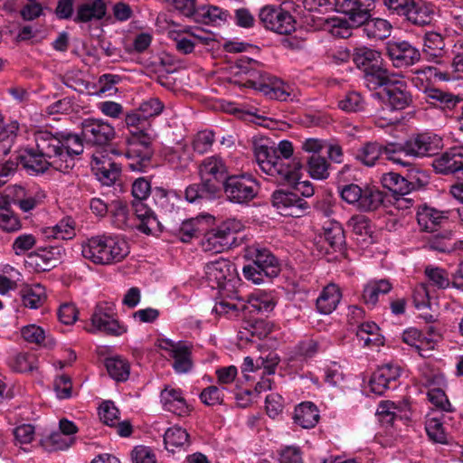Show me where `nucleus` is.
Returning a JSON list of instances; mask_svg holds the SVG:
<instances>
[{"mask_svg":"<svg viewBox=\"0 0 463 463\" xmlns=\"http://www.w3.org/2000/svg\"><path fill=\"white\" fill-rule=\"evenodd\" d=\"M82 139L71 133H52L39 128L33 132L34 147L26 148L19 156L24 168L44 173L50 167L67 172L74 165V156L83 151V140L92 146H103L115 137V129L102 119L87 118L81 123Z\"/></svg>","mask_w":463,"mask_h":463,"instance_id":"obj_1","label":"nucleus"},{"mask_svg":"<svg viewBox=\"0 0 463 463\" xmlns=\"http://www.w3.org/2000/svg\"><path fill=\"white\" fill-rule=\"evenodd\" d=\"M129 253L128 243L117 237L107 234L92 236L81 243L83 258L94 264L109 265L119 262Z\"/></svg>","mask_w":463,"mask_h":463,"instance_id":"obj_2","label":"nucleus"},{"mask_svg":"<svg viewBox=\"0 0 463 463\" xmlns=\"http://www.w3.org/2000/svg\"><path fill=\"white\" fill-rule=\"evenodd\" d=\"M244 258L250 263L243 267V276L254 284H261L265 278H274L279 272L275 256L268 249L260 245L248 246L245 249Z\"/></svg>","mask_w":463,"mask_h":463,"instance_id":"obj_3","label":"nucleus"},{"mask_svg":"<svg viewBox=\"0 0 463 463\" xmlns=\"http://www.w3.org/2000/svg\"><path fill=\"white\" fill-rule=\"evenodd\" d=\"M203 278L209 287L217 288L220 292H233L240 281L234 264L223 258L206 263Z\"/></svg>","mask_w":463,"mask_h":463,"instance_id":"obj_4","label":"nucleus"},{"mask_svg":"<svg viewBox=\"0 0 463 463\" xmlns=\"http://www.w3.org/2000/svg\"><path fill=\"white\" fill-rule=\"evenodd\" d=\"M254 155L260 169L269 176L279 179H288L292 181L296 178L295 172H289L288 163L277 155L275 148L267 144L254 145Z\"/></svg>","mask_w":463,"mask_h":463,"instance_id":"obj_5","label":"nucleus"},{"mask_svg":"<svg viewBox=\"0 0 463 463\" xmlns=\"http://www.w3.org/2000/svg\"><path fill=\"white\" fill-rule=\"evenodd\" d=\"M339 193L345 202L354 205L362 212L374 211L383 203V193L374 187H361L358 184H350L342 186Z\"/></svg>","mask_w":463,"mask_h":463,"instance_id":"obj_6","label":"nucleus"},{"mask_svg":"<svg viewBox=\"0 0 463 463\" xmlns=\"http://www.w3.org/2000/svg\"><path fill=\"white\" fill-rule=\"evenodd\" d=\"M242 223L236 219H229L209 231L203 241L205 251L222 252L235 241V234L242 229Z\"/></svg>","mask_w":463,"mask_h":463,"instance_id":"obj_7","label":"nucleus"},{"mask_svg":"<svg viewBox=\"0 0 463 463\" xmlns=\"http://www.w3.org/2000/svg\"><path fill=\"white\" fill-rule=\"evenodd\" d=\"M151 142L152 138L143 132L132 136L125 154L129 169L142 172L150 165L153 155Z\"/></svg>","mask_w":463,"mask_h":463,"instance_id":"obj_8","label":"nucleus"},{"mask_svg":"<svg viewBox=\"0 0 463 463\" xmlns=\"http://www.w3.org/2000/svg\"><path fill=\"white\" fill-rule=\"evenodd\" d=\"M260 24L267 30L279 34H288L295 30V20L282 8L271 5L261 7L258 14Z\"/></svg>","mask_w":463,"mask_h":463,"instance_id":"obj_9","label":"nucleus"},{"mask_svg":"<svg viewBox=\"0 0 463 463\" xmlns=\"http://www.w3.org/2000/svg\"><path fill=\"white\" fill-rule=\"evenodd\" d=\"M223 188L228 200L235 203H246L251 201L257 196L259 191L257 182L245 175L226 178Z\"/></svg>","mask_w":463,"mask_h":463,"instance_id":"obj_10","label":"nucleus"},{"mask_svg":"<svg viewBox=\"0 0 463 463\" xmlns=\"http://www.w3.org/2000/svg\"><path fill=\"white\" fill-rule=\"evenodd\" d=\"M199 174L206 191L210 194H216L226 177L227 168L220 156H213L206 157L201 163Z\"/></svg>","mask_w":463,"mask_h":463,"instance_id":"obj_11","label":"nucleus"},{"mask_svg":"<svg viewBox=\"0 0 463 463\" xmlns=\"http://www.w3.org/2000/svg\"><path fill=\"white\" fill-rule=\"evenodd\" d=\"M248 83L270 99L287 101L296 98L293 87L276 77L260 74L258 80H250Z\"/></svg>","mask_w":463,"mask_h":463,"instance_id":"obj_12","label":"nucleus"},{"mask_svg":"<svg viewBox=\"0 0 463 463\" xmlns=\"http://www.w3.org/2000/svg\"><path fill=\"white\" fill-rule=\"evenodd\" d=\"M158 347L167 352L174 360L173 367L178 373H188L193 367L192 345L185 342H174L170 339L158 341Z\"/></svg>","mask_w":463,"mask_h":463,"instance_id":"obj_13","label":"nucleus"},{"mask_svg":"<svg viewBox=\"0 0 463 463\" xmlns=\"http://www.w3.org/2000/svg\"><path fill=\"white\" fill-rule=\"evenodd\" d=\"M375 0H334L335 12L348 17L354 26H360L371 17Z\"/></svg>","mask_w":463,"mask_h":463,"instance_id":"obj_14","label":"nucleus"},{"mask_svg":"<svg viewBox=\"0 0 463 463\" xmlns=\"http://www.w3.org/2000/svg\"><path fill=\"white\" fill-rule=\"evenodd\" d=\"M386 52L396 68L410 67L420 61V51L407 41H392L386 45Z\"/></svg>","mask_w":463,"mask_h":463,"instance_id":"obj_15","label":"nucleus"},{"mask_svg":"<svg viewBox=\"0 0 463 463\" xmlns=\"http://www.w3.org/2000/svg\"><path fill=\"white\" fill-rule=\"evenodd\" d=\"M90 320V332L99 331L110 335H120L126 332V328L114 317L112 308L107 305H98Z\"/></svg>","mask_w":463,"mask_h":463,"instance_id":"obj_16","label":"nucleus"},{"mask_svg":"<svg viewBox=\"0 0 463 463\" xmlns=\"http://www.w3.org/2000/svg\"><path fill=\"white\" fill-rule=\"evenodd\" d=\"M273 205L282 215L298 218L308 209L307 203L297 194L285 191H276L272 194Z\"/></svg>","mask_w":463,"mask_h":463,"instance_id":"obj_17","label":"nucleus"},{"mask_svg":"<svg viewBox=\"0 0 463 463\" xmlns=\"http://www.w3.org/2000/svg\"><path fill=\"white\" fill-rule=\"evenodd\" d=\"M440 139L429 134H420L410 137L403 143V153L410 156H426L437 153Z\"/></svg>","mask_w":463,"mask_h":463,"instance_id":"obj_18","label":"nucleus"},{"mask_svg":"<svg viewBox=\"0 0 463 463\" xmlns=\"http://www.w3.org/2000/svg\"><path fill=\"white\" fill-rule=\"evenodd\" d=\"M91 168L98 180L107 186L113 184L120 174L119 165L101 152L92 155Z\"/></svg>","mask_w":463,"mask_h":463,"instance_id":"obj_19","label":"nucleus"},{"mask_svg":"<svg viewBox=\"0 0 463 463\" xmlns=\"http://www.w3.org/2000/svg\"><path fill=\"white\" fill-rule=\"evenodd\" d=\"M160 402L165 411L177 416L184 417L190 412V406L180 389L165 386L160 392Z\"/></svg>","mask_w":463,"mask_h":463,"instance_id":"obj_20","label":"nucleus"},{"mask_svg":"<svg viewBox=\"0 0 463 463\" xmlns=\"http://www.w3.org/2000/svg\"><path fill=\"white\" fill-rule=\"evenodd\" d=\"M400 376V368L392 364H384L379 367L372 375L369 381V387L372 392L382 395L390 388V384Z\"/></svg>","mask_w":463,"mask_h":463,"instance_id":"obj_21","label":"nucleus"},{"mask_svg":"<svg viewBox=\"0 0 463 463\" xmlns=\"http://www.w3.org/2000/svg\"><path fill=\"white\" fill-rule=\"evenodd\" d=\"M433 166L441 174L463 172V146H454L436 158Z\"/></svg>","mask_w":463,"mask_h":463,"instance_id":"obj_22","label":"nucleus"},{"mask_svg":"<svg viewBox=\"0 0 463 463\" xmlns=\"http://www.w3.org/2000/svg\"><path fill=\"white\" fill-rule=\"evenodd\" d=\"M435 14V7L432 5L412 0L403 17L414 25L425 26L433 21Z\"/></svg>","mask_w":463,"mask_h":463,"instance_id":"obj_23","label":"nucleus"},{"mask_svg":"<svg viewBox=\"0 0 463 463\" xmlns=\"http://www.w3.org/2000/svg\"><path fill=\"white\" fill-rule=\"evenodd\" d=\"M388 96V104L393 110H402L412 103V96L407 84L402 80H394L385 88Z\"/></svg>","mask_w":463,"mask_h":463,"instance_id":"obj_24","label":"nucleus"},{"mask_svg":"<svg viewBox=\"0 0 463 463\" xmlns=\"http://www.w3.org/2000/svg\"><path fill=\"white\" fill-rule=\"evenodd\" d=\"M222 299L216 303L213 310L219 315H227L229 317H237L242 311H245L246 301L238 296L236 288L233 292L221 291Z\"/></svg>","mask_w":463,"mask_h":463,"instance_id":"obj_25","label":"nucleus"},{"mask_svg":"<svg viewBox=\"0 0 463 463\" xmlns=\"http://www.w3.org/2000/svg\"><path fill=\"white\" fill-rule=\"evenodd\" d=\"M417 221L421 231L434 232L448 222L443 212L422 206L417 212Z\"/></svg>","mask_w":463,"mask_h":463,"instance_id":"obj_26","label":"nucleus"},{"mask_svg":"<svg viewBox=\"0 0 463 463\" xmlns=\"http://www.w3.org/2000/svg\"><path fill=\"white\" fill-rule=\"evenodd\" d=\"M133 208L135 214L139 221L137 228L145 234H154L159 231V222L154 213L147 208L143 201H134Z\"/></svg>","mask_w":463,"mask_h":463,"instance_id":"obj_27","label":"nucleus"},{"mask_svg":"<svg viewBox=\"0 0 463 463\" xmlns=\"http://www.w3.org/2000/svg\"><path fill=\"white\" fill-rule=\"evenodd\" d=\"M294 422L303 429L314 428L319 420V411L311 402L298 404L294 411Z\"/></svg>","mask_w":463,"mask_h":463,"instance_id":"obj_28","label":"nucleus"},{"mask_svg":"<svg viewBox=\"0 0 463 463\" xmlns=\"http://www.w3.org/2000/svg\"><path fill=\"white\" fill-rule=\"evenodd\" d=\"M106 11L107 7L103 0H91L78 6L74 20L79 23L100 20L105 16Z\"/></svg>","mask_w":463,"mask_h":463,"instance_id":"obj_29","label":"nucleus"},{"mask_svg":"<svg viewBox=\"0 0 463 463\" xmlns=\"http://www.w3.org/2000/svg\"><path fill=\"white\" fill-rule=\"evenodd\" d=\"M341 299V292L335 284H329L324 288L317 299V307L320 313L330 314L337 307Z\"/></svg>","mask_w":463,"mask_h":463,"instance_id":"obj_30","label":"nucleus"},{"mask_svg":"<svg viewBox=\"0 0 463 463\" xmlns=\"http://www.w3.org/2000/svg\"><path fill=\"white\" fill-rule=\"evenodd\" d=\"M364 72L365 84L371 90H376L383 86L387 88L395 80L392 79L393 75L379 63L373 67L371 66L370 69Z\"/></svg>","mask_w":463,"mask_h":463,"instance_id":"obj_31","label":"nucleus"},{"mask_svg":"<svg viewBox=\"0 0 463 463\" xmlns=\"http://www.w3.org/2000/svg\"><path fill=\"white\" fill-rule=\"evenodd\" d=\"M75 226V221L68 216L52 227L44 228L43 233L48 239L71 240L76 235Z\"/></svg>","mask_w":463,"mask_h":463,"instance_id":"obj_32","label":"nucleus"},{"mask_svg":"<svg viewBox=\"0 0 463 463\" xmlns=\"http://www.w3.org/2000/svg\"><path fill=\"white\" fill-rule=\"evenodd\" d=\"M360 26L363 27V32L368 38L374 40L389 37L392 28L387 20L382 18H368Z\"/></svg>","mask_w":463,"mask_h":463,"instance_id":"obj_33","label":"nucleus"},{"mask_svg":"<svg viewBox=\"0 0 463 463\" xmlns=\"http://www.w3.org/2000/svg\"><path fill=\"white\" fill-rule=\"evenodd\" d=\"M379 326L373 322L362 323L356 335L364 346L379 347L383 345V337L379 333Z\"/></svg>","mask_w":463,"mask_h":463,"instance_id":"obj_34","label":"nucleus"},{"mask_svg":"<svg viewBox=\"0 0 463 463\" xmlns=\"http://www.w3.org/2000/svg\"><path fill=\"white\" fill-rule=\"evenodd\" d=\"M164 442L165 449L168 451L174 452L175 449L189 446V434L184 429L174 426L165 432Z\"/></svg>","mask_w":463,"mask_h":463,"instance_id":"obj_35","label":"nucleus"},{"mask_svg":"<svg viewBox=\"0 0 463 463\" xmlns=\"http://www.w3.org/2000/svg\"><path fill=\"white\" fill-rule=\"evenodd\" d=\"M21 297L24 307L36 309L45 301V289L39 284L27 286L21 290Z\"/></svg>","mask_w":463,"mask_h":463,"instance_id":"obj_36","label":"nucleus"},{"mask_svg":"<svg viewBox=\"0 0 463 463\" xmlns=\"http://www.w3.org/2000/svg\"><path fill=\"white\" fill-rule=\"evenodd\" d=\"M380 59L381 53L379 52L367 47L356 48L353 53V61L364 71H368L371 66L377 65Z\"/></svg>","mask_w":463,"mask_h":463,"instance_id":"obj_37","label":"nucleus"},{"mask_svg":"<svg viewBox=\"0 0 463 463\" xmlns=\"http://www.w3.org/2000/svg\"><path fill=\"white\" fill-rule=\"evenodd\" d=\"M348 227L352 229L357 241L369 242L372 241L373 230L369 219L364 215H354L348 221Z\"/></svg>","mask_w":463,"mask_h":463,"instance_id":"obj_38","label":"nucleus"},{"mask_svg":"<svg viewBox=\"0 0 463 463\" xmlns=\"http://www.w3.org/2000/svg\"><path fill=\"white\" fill-rule=\"evenodd\" d=\"M383 146L378 142H366L356 153V159L364 165L373 166L383 154Z\"/></svg>","mask_w":463,"mask_h":463,"instance_id":"obj_39","label":"nucleus"},{"mask_svg":"<svg viewBox=\"0 0 463 463\" xmlns=\"http://www.w3.org/2000/svg\"><path fill=\"white\" fill-rule=\"evenodd\" d=\"M392 288L391 283L387 279H380L369 282L364 289L363 298L367 305L374 306L379 296L388 293Z\"/></svg>","mask_w":463,"mask_h":463,"instance_id":"obj_40","label":"nucleus"},{"mask_svg":"<svg viewBox=\"0 0 463 463\" xmlns=\"http://www.w3.org/2000/svg\"><path fill=\"white\" fill-rule=\"evenodd\" d=\"M275 307V301L272 296L259 292L252 295L248 301H246L245 310L249 313L257 311L261 313L270 312Z\"/></svg>","mask_w":463,"mask_h":463,"instance_id":"obj_41","label":"nucleus"},{"mask_svg":"<svg viewBox=\"0 0 463 463\" xmlns=\"http://www.w3.org/2000/svg\"><path fill=\"white\" fill-rule=\"evenodd\" d=\"M300 169L301 165L298 162H294L292 165H288V170L289 172H295L296 178L292 181H289L288 179H279L277 182L279 183H285L289 185H292L294 189L300 193L305 197H310L314 194V187L311 182L306 180V181H300Z\"/></svg>","mask_w":463,"mask_h":463,"instance_id":"obj_42","label":"nucleus"},{"mask_svg":"<svg viewBox=\"0 0 463 463\" xmlns=\"http://www.w3.org/2000/svg\"><path fill=\"white\" fill-rule=\"evenodd\" d=\"M106 367L109 375L118 382H124L129 376L130 365L120 356L108 358Z\"/></svg>","mask_w":463,"mask_h":463,"instance_id":"obj_43","label":"nucleus"},{"mask_svg":"<svg viewBox=\"0 0 463 463\" xmlns=\"http://www.w3.org/2000/svg\"><path fill=\"white\" fill-rule=\"evenodd\" d=\"M324 238L334 251H341L345 244L344 229L338 222H331L325 228Z\"/></svg>","mask_w":463,"mask_h":463,"instance_id":"obj_44","label":"nucleus"},{"mask_svg":"<svg viewBox=\"0 0 463 463\" xmlns=\"http://www.w3.org/2000/svg\"><path fill=\"white\" fill-rule=\"evenodd\" d=\"M425 95L430 104L442 109L454 107L458 102L456 96L439 89H428L425 90Z\"/></svg>","mask_w":463,"mask_h":463,"instance_id":"obj_45","label":"nucleus"},{"mask_svg":"<svg viewBox=\"0 0 463 463\" xmlns=\"http://www.w3.org/2000/svg\"><path fill=\"white\" fill-rule=\"evenodd\" d=\"M329 168L330 164L319 155H313L307 160V171L314 179H326L329 176Z\"/></svg>","mask_w":463,"mask_h":463,"instance_id":"obj_46","label":"nucleus"},{"mask_svg":"<svg viewBox=\"0 0 463 463\" xmlns=\"http://www.w3.org/2000/svg\"><path fill=\"white\" fill-rule=\"evenodd\" d=\"M203 231L204 227L202 218H192L182 222L178 230V236L182 241L188 242L194 237H197L201 234Z\"/></svg>","mask_w":463,"mask_h":463,"instance_id":"obj_47","label":"nucleus"},{"mask_svg":"<svg viewBox=\"0 0 463 463\" xmlns=\"http://www.w3.org/2000/svg\"><path fill=\"white\" fill-rule=\"evenodd\" d=\"M456 243L457 241L453 238L451 232L444 231L429 241V247L439 252H450L455 249Z\"/></svg>","mask_w":463,"mask_h":463,"instance_id":"obj_48","label":"nucleus"},{"mask_svg":"<svg viewBox=\"0 0 463 463\" xmlns=\"http://www.w3.org/2000/svg\"><path fill=\"white\" fill-rule=\"evenodd\" d=\"M120 77L115 74H103L98 81V89L94 94L98 97L112 96L118 91L116 85L119 82Z\"/></svg>","mask_w":463,"mask_h":463,"instance_id":"obj_49","label":"nucleus"},{"mask_svg":"<svg viewBox=\"0 0 463 463\" xmlns=\"http://www.w3.org/2000/svg\"><path fill=\"white\" fill-rule=\"evenodd\" d=\"M425 429L429 438L434 442L441 444L448 442L447 433L439 419L436 417L427 419Z\"/></svg>","mask_w":463,"mask_h":463,"instance_id":"obj_50","label":"nucleus"},{"mask_svg":"<svg viewBox=\"0 0 463 463\" xmlns=\"http://www.w3.org/2000/svg\"><path fill=\"white\" fill-rule=\"evenodd\" d=\"M424 50L430 55L439 56L445 48L444 37L434 31L427 32L424 34Z\"/></svg>","mask_w":463,"mask_h":463,"instance_id":"obj_51","label":"nucleus"},{"mask_svg":"<svg viewBox=\"0 0 463 463\" xmlns=\"http://www.w3.org/2000/svg\"><path fill=\"white\" fill-rule=\"evenodd\" d=\"M382 182L384 187L395 194H403L408 192L407 180L397 173L390 172L384 174L382 177Z\"/></svg>","mask_w":463,"mask_h":463,"instance_id":"obj_52","label":"nucleus"},{"mask_svg":"<svg viewBox=\"0 0 463 463\" xmlns=\"http://www.w3.org/2000/svg\"><path fill=\"white\" fill-rule=\"evenodd\" d=\"M166 159L176 169H184L191 162L189 152L182 146L170 150L166 155Z\"/></svg>","mask_w":463,"mask_h":463,"instance_id":"obj_53","label":"nucleus"},{"mask_svg":"<svg viewBox=\"0 0 463 463\" xmlns=\"http://www.w3.org/2000/svg\"><path fill=\"white\" fill-rule=\"evenodd\" d=\"M439 338V335L437 332H428L427 336L420 335L416 347L419 354L421 357H430V353L435 349Z\"/></svg>","mask_w":463,"mask_h":463,"instance_id":"obj_54","label":"nucleus"},{"mask_svg":"<svg viewBox=\"0 0 463 463\" xmlns=\"http://www.w3.org/2000/svg\"><path fill=\"white\" fill-rule=\"evenodd\" d=\"M214 141V134L211 130H203L200 131L196 134L193 140V146L194 149L200 153L203 154L207 152L211 146H213V143Z\"/></svg>","mask_w":463,"mask_h":463,"instance_id":"obj_55","label":"nucleus"},{"mask_svg":"<svg viewBox=\"0 0 463 463\" xmlns=\"http://www.w3.org/2000/svg\"><path fill=\"white\" fill-rule=\"evenodd\" d=\"M21 334L23 338L29 343L45 345V332L39 326L34 324L25 326L21 329Z\"/></svg>","mask_w":463,"mask_h":463,"instance_id":"obj_56","label":"nucleus"},{"mask_svg":"<svg viewBox=\"0 0 463 463\" xmlns=\"http://www.w3.org/2000/svg\"><path fill=\"white\" fill-rule=\"evenodd\" d=\"M339 108L347 112H356L364 109V100L357 92H350L339 101Z\"/></svg>","mask_w":463,"mask_h":463,"instance_id":"obj_57","label":"nucleus"},{"mask_svg":"<svg viewBox=\"0 0 463 463\" xmlns=\"http://www.w3.org/2000/svg\"><path fill=\"white\" fill-rule=\"evenodd\" d=\"M430 390L428 391V397L430 402L436 407L445 411H450V403L441 388L431 387L432 383H430Z\"/></svg>","mask_w":463,"mask_h":463,"instance_id":"obj_58","label":"nucleus"},{"mask_svg":"<svg viewBox=\"0 0 463 463\" xmlns=\"http://www.w3.org/2000/svg\"><path fill=\"white\" fill-rule=\"evenodd\" d=\"M99 415L100 420L109 426H116L118 420V410L113 402H105L99 407Z\"/></svg>","mask_w":463,"mask_h":463,"instance_id":"obj_59","label":"nucleus"},{"mask_svg":"<svg viewBox=\"0 0 463 463\" xmlns=\"http://www.w3.org/2000/svg\"><path fill=\"white\" fill-rule=\"evenodd\" d=\"M53 387L59 399H68L71 396L72 383L70 376L66 374L57 376Z\"/></svg>","mask_w":463,"mask_h":463,"instance_id":"obj_60","label":"nucleus"},{"mask_svg":"<svg viewBox=\"0 0 463 463\" xmlns=\"http://www.w3.org/2000/svg\"><path fill=\"white\" fill-rule=\"evenodd\" d=\"M198 16L203 17L204 23H215L217 20L223 21L226 19V14L217 6H210L200 10L196 9V14H194L195 21L200 20Z\"/></svg>","mask_w":463,"mask_h":463,"instance_id":"obj_61","label":"nucleus"},{"mask_svg":"<svg viewBox=\"0 0 463 463\" xmlns=\"http://www.w3.org/2000/svg\"><path fill=\"white\" fill-rule=\"evenodd\" d=\"M425 274L429 280L439 288H446L449 285V279L444 269L439 268H426Z\"/></svg>","mask_w":463,"mask_h":463,"instance_id":"obj_62","label":"nucleus"},{"mask_svg":"<svg viewBox=\"0 0 463 463\" xmlns=\"http://www.w3.org/2000/svg\"><path fill=\"white\" fill-rule=\"evenodd\" d=\"M133 463H156V455L153 450L146 446H137L131 452Z\"/></svg>","mask_w":463,"mask_h":463,"instance_id":"obj_63","label":"nucleus"},{"mask_svg":"<svg viewBox=\"0 0 463 463\" xmlns=\"http://www.w3.org/2000/svg\"><path fill=\"white\" fill-rule=\"evenodd\" d=\"M36 240L33 234H21L14 239L13 242V250L16 255H21L33 249Z\"/></svg>","mask_w":463,"mask_h":463,"instance_id":"obj_64","label":"nucleus"}]
</instances>
